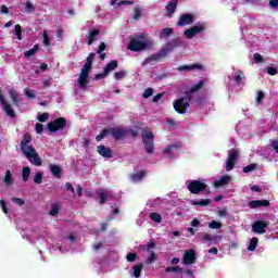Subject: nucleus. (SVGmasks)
I'll return each mask as SVG.
<instances>
[{
    "mask_svg": "<svg viewBox=\"0 0 278 278\" xmlns=\"http://www.w3.org/2000/svg\"><path fill=\"white\" fill-rule=\"evenodd\" d=\"M60 214V205L52 204L50 210V216H58Z\"/></svg>",
    "mask_w": 278,
    "mask_h": 278,
    "instance_id": "41",
    "label": "nucleus"
},
{
    "mask_svg": "<svg viewBox=\"0 0 278 278\" xmlns=\"http://www.w3.org/2000/svg\"><path fill=\"white\" fill-rule=\"evenodd\" d=\"M177 71L180 73L184 71H205V67L201 63H193L191 65H180Z\"/></svg>",
    "mask_w": 278,
    "mask_h": 278,
    "instance_id": "16",
    "label": "nucleus"
},
{
    "mask_svg": "<svg viewBox=\"0 0 278 278\" xmlns=\"http://www.w3.org/2000/svg\"><path fill=\"white\" fill-rule=\"evenodd\" d=\"M194 262H197V252L194 250L185 251L182 263L189 266L190 264H194Z\"/></svg>",
    "mask_w": 278,
    "mask_h": 278,
    "instance_id": "13",
    "label": "nucleus"
},
{
    "mask_svg": "<svg viewBox=\"0 0 278 278\" xmlns=\"http://www.w3.org/2000/svg\"><path fill=\"white\" fill-rule=\"evenodd\" d=\"M97 151H98L99 155H101L102 157H106V159L113 157L112 149H110L103 144L98 146Z\"/></svg>",
    "mask_w": 278,
    "mask_h": 278,
    "instance_id": "17",
    "label": "nucleus"
},
{
    "mask_svg": "<svg viewBox=\"0 0 278 278\" xmlns=\"http://www.w3.org/2000/svg\"><path fill=\"white\" fill-rule=\"evenodd\" d=\"M29 175H31V169L29 167H23L22 169V179L23 181H29Z\"/></svg>",
    "mask_w": 278,
    "mask_h": 278,
    "instance_id": "32",
    "label": "nucleus"
},
{
    "mask_svg": "<svg viewBox=\"0 0 278 278\" xmlns=\"http://www.w3.org/2000/svg\"><path fill=\"white\" fill-rule=\"evenodd\" d=\"M260 242V239L257 237H254L250 240V244L248 247V251H255L257 249V244Z\"/></svg>",
    "mask_w": 278,
    "mask_h": 278,
    "instance_id": "34",
    "label": "nucleus"
},
{
    "mask_svg": "<svg viewBox=\"0 0 278 278\" xmlns=\"http://www.w3.org/2000/svg\"><path fill=\"white\" fill-rule=\"evenodd\" d=\"M25 96H26L28 99H36V93H34V91L30 90V89H25Z\"/></svg>",
    "mask_w": 278,
    "mask_h": 278,
    "instance_id": "57",
    "label": "nucleus"
},
{
    "mask_svg": "<svg viewBox=\"0 0 278 278\" xmlns=\"http://www.w3.org/2000/svg\"><path fill=\"white\" fill-rule=\"evenodd\" d=\"M12 203H15L16 205H25V200L21 199V198H12L11 199Z\"/></svg>",
    "mask_w": 278,
    "mask_h": 278,
    "instance_id": "52",
    "label": "nucleus"
},
{
    "mask_svg": "<svg viewBox=\"0 0 278 278\" xmlns=\"http://www.w3.org/2000/svg\"><path fill=\"white\" fill-rule=\"evenodd\" d=\"M140 16H142V10L140 8H136L135 11H134L135 21H139Z\"/></svg>",
    "mask_w": 278,
    "mask_h": 278,
    "instance_id": "47",
    "label": "nucleus"
},
{
    "mask_svg": "<svg viewBox=\"0 0 278 278\" xmlns=\"http://www.w3.org/2000/svg\"><path fill=\"white\" fill-rule=\"evenodd\" d=\"M269 8H278V0H269Z\"/></svg>",
    "mask_w": 278,
    "mask_h": 278,
    "instance_id": "64",
    "label": "nucleus"
},
{
    "mask_svg": "<svg viewBox=\"0 0 278 278\" xmlns=\"http://www.w3.org/2000/svg\"><path fill=\"white\" fill-rule=\"evenodd\" d=\"M0 205L3 214H9L8 203L5 202V200H0Z\"/></svg>",
    "mask_w": 278,
    "mask_h": 278,
    "instance_id": "49",
    "label": "nucleus"
},
{
    "mask_svg": "<svg viewBox=\"0 0 278 278\" xmlns=\"http://www.w3.org/2000/svg\"><path fill=\"white\" fill-rule=\"evenodd\" d=\"M271 147L276 151V153H278V140H273L271 141Z\"/></svg>",
    "mask_w": 278,
    "mask_h": 278,
    "instance_id": "63",
    "label": "nucleus"
},
{
    "mask_svg": "<svg viewBox=\"0 0 278 278\" xmlns=\"http://www.w3.org/2000/svg\"><path fill=\"white\" fill-rule=\"evenodd\" d=\"M3 181L7 186H12V184H14V178L12 177V172H10V169L5 170Z\"/></svg>",
    "mask_w": 278,
    "mask_h": 278,
    "instance_id": "28",
    "label": "nucleus"
},
{
    "mask_svg": "<svg viewBox=\"0 0 278 278\" xmlns=\"http://www.w3.org/2000/svg\"><path fill=\"white\" fill-rule=\"evenodd\" d=\"M188 108H190V103L185 102L184 98H179L174 102V110L177 114H186Z\"/></svg>",
    "mask_w": 278,
    "mask_h": 278,
    "instance_id": "9",
    "label": "nucleus"
},
{
    "mask_svg": "<svg viewBox=\"0 0 278 278\" xmlns=\"http://www.w3.org/2000/svg\"><path fill=\"white\" fill-rule=\"evenodd\" d=\"M177 149V146L175 144H172L169 147H166L164 150H163V153H165L166 155H168V153H170V151Z\"/></svg>",
    "mask_w": 278,
    "mask_h": 278,
    "instance_id": "60",
    "label": "nucleus"
},
{
    "mask_svg": "<svg viewBox=\"0 0 278 278\" xmlns=\"http://www.w3.org/2000/svg\"><path fill=\"white\" fill-rule=\"evenodd\" d=\"M210 229H220V227H223V224L216 220H212L208 224Z\"/></svg>",
    "mask_w": 278,
    "mask_h": 278,
    "instance_id": "42",
    "label": "nucleus"
},
{
    "mask_svg": "<svg viewBox=\"0 0 278 278\" xmlns=\"http://www.w3.org/2000/svg\"><path fill=\"white\" fill-rule=\"evenodd\" d=\"M141 140L143 142V149L148 155L155 153V135L151 130H144L141 134Z\"/></svg>",
    "mask_w": 278,
    "mask_h": 278,
    "instance_id": "4",
    "label": "nucleus"
},
{
    "mask_svg": "<svg viewBox=\"0 0 278 278\" xmlns=\"http://www.w3.org/2000/svg\"><path fill=\"white\" fill-rule=\"evenodd\" d=\"M144 267V265H142V263L137 264L132 267V275L136 278H139L140 275L142 274V268Z\"/></svg>",
    "mask_w": 278,
    "mask_h": 278,
    "instance_id": "30",
    "label": "nucleus"
},
{
    "mask_svg": "<svg viewBox=\"0 0 278 278\" xmlns=\"http://www.w3.org/2000/svg\"><path fill=\"white\" fill-rule=\"evenodd\" d=\"M147 47H149V43L144 41H140V39H136V38L130 39L128 43L129 51H135V52L144 51Z\"/></svg>",
    "mask_w": 278,
    "mask_h": 278,
    "instance_id": "8",
    "label": "nucleus"
},
{
    "mask_svg": "<svg viewBox=\"0 0 278 278\" xmlns=\"http://www.w3.org/2000/svg\"><path fill=\"white\" fill-rule=\"evenodd\" d=\"M147 177V170H139L130 176L131 181L134 184H138L139 181H142Z\"/></svg>",
    "mask_w": 278,
    "mask_h": 278,
    "instance_id": "21",
    "label": "nucleus"
},
{
    "mask_svg": "<svg viewBox=\"0 0 278 278\" xmlns=\"http://www.w3.org/2000/svg\"><path fill=\"white\" fill-rule=\"evenodd\" d=\"M118 8H121V5H134V1L131 0H122L119 2H117Z\"/></svg>",
    "mask_w": 278,
    "mask_h": 278,
    "instance_id": "58",
    "label": "nucleus"
},
{
    "mask_svg": "<svg viewBox=\"0 0 278 278\" xmlns=\"http://www.w3.org/2000/svg\"><path fill=\"white\" fill-rule=\"evenodd\" d=\"M98 199H100V205L108 203V194L103 190L98 192Z\"/></svg>",
    "mask_w": 278,
    "mask_h": 278,
    "instance_id": "36",
    "label": "nucleus"
},
{
    "mask_svg": "<svg viewBox=\"0 0 278 278\" xmlns=\"http://www.w3.org/2000/svg\"><path fill=\"white\" fill-rule=\"evenodd\" d=\"M182 41L180 38H175L169 40L166 46L161 49L157 53L152 54L143 61V64H149V62H160L163 58H166L168 53L175 51V49H179L181 47Z\"/></svg>",
    "mask_w": 278,
    "mask_h": 278,
    "instance_id": "2",
    "label": "nucleus"
},
{
    "mask_svg": "<svg viewBox=\"0 0 278 278\" xmlns=\"http://www.w3.org/2000/svg\"><path fill=\"white\" fill-rule=\"evenodd\" d=\"M268 75L275 76L277 75V67L269 66L267 67Z\"/></svg>",
    "mask_w": 278,
    "mask_h": 278,
    "instance_id": "62",
    "label": "nucleus"
},
{
    "mask_svg": "<svg viewBox=\"0 0 278 278\" xmlns=\"http://www.w3.org/2000/svg\"><path fill=\"white\" fill-rule=\"evenodd\" d=\"M127 75V72L121 71V72H116L114 74V78L118 81L121 79H124V77Z\"/></svg>",
    "mask_w": 278,
    "mask_h": 278,
    "instance_id": "45",
    "label": "nucleus"
},
{
    "mask_svg": "<svg viewBox=\"0 0 278 278\" xmlns=\"http://www.w3.org/2000/svg\"><path fill=\"white\" fill-rule=\"evenodd\" d=\"M38 49H40V46L35 45L30 50L24 52V56L33 58V55H36V53H38Z\"/></svg>",
    "mask_w": 278,
    "mask_h": 278,
    "instance_id": "31",
    "label": "nucleus"
},
{
    "mask_svg": "<svg viewBox=\"0 0 278 278\" xmlns=\"http://www.w3.org/2000/svg\"><path fill=\"white\" fill-rule=\"evenodd\" d=\"M15 36L17 40H23V27L20 24L15 25Z\"/></svg>",
    "mask_w": 278,
    "mask_h": 278,
    "instance_id": "37",
    "label": "nucleus"
},
{
    "mask_svg": "<svg viewBox=\"0 0 278 278\" xmlns=\"http://www.w3.org/2000/svg\"><path fill=\"white\" fill-rule=\"evenodd\" d=\"M137 257H138V254H136V253H128L126 255L127 262H136Z\"/></svg>",
    "mask_w": 278,
    "mask_h": 278,
    "instance_id": "50",
    "label": "nucleus"
},
{
    "mask_svg": "<svg viewBox=\"0 0 278 278\" xmlns=\"http://www.w3.org/2000/svg\"><path fill=\"white\" fill-rule=\"evenodd\" d=\"M101 35V30L99 29H91L89 30V34L87 36L88 45H94V41L97 40V37Z\"/></svg>",
    "mask_w": 278,
    "mask_h": 278,
    "instance_id": "18",
    "label": "nucleus"
},
{
    "mask_svg": "<svg viewBox=\"0 0 278 278\" xmlns=\"http://www.w3.org/2000/svg\"><path fill=\"white\" fill-rule=\"evenodd\" d=\"M165 273H184V268L179 266L166 267Z\"/></svg>",
    "mask_w": 278,
    "mask_h": 278,
    "instance_id": "40",
    "label": "nucleus"
},
{
    "mask_svg": "<svg viewBox=\"0 0 278 278\" xmlns=\"http://www.w3.org/2000/svg\"><path fill=\"white\" fill-rule=\"evenodd\" d=\"M30 142L31 135H29V132L24 134L20 143V149L30 164H34V166H42V160H40L38 152H36V148H34V146H28Z\"/></svg>",
    "mask_w": 278,
    "mask_h": 278,
    "instance_id": "1",
    "label": "nucleus"
},
{
    "mask_svg": "<svg viewBox=\"0 0 278 278\" xmlns=\"http://www.w3.org/2000/svg\"><path fill=\"white\" fill-rule=\"evenodd\" d=\"M116 68H118V61L113 60L109 62L104 67L105 75H110V73H112V71H116Z\"/></svg>",
    "mask_w": 278,
    "mask_h": 278,
    "instance_id": "23",
    "label": "nucleus"
},
{
    "mask_svg": "<svg viewBox=\"0 0 278 278\" xmlns=\"http://www.w3.org/2000/svg\"><path fill=\"white\" fill-rule=\"evenodd\" d=\"M38 121H39V123H47V121H49V113H43V114L39 115Z\"/></svg>",
    "mask_w": 278,
    "mask_h": 278,
    "instance_id": "51",
    "label": "nucleus"
},
{
    "mask_svg": "<svg viewBox=\"0 0 278 278\" xmlns=\"http://www.w3.org/2000/svg\"><path fill=\"white\" fill-rule=\"evenodd\" d=\"M254 62H255L256 64H262V62H264V58L262 56V54L255 53V54H254Z\"/></svg>",
    "mask_w": 278,
    "mask_h": 278,
    "instance_id": "54",
    "label": "nucleus"
},
{
    "mask_svg": "<svg viewBox=\"0 0 278 278\" xmlns=\"http://www.w3.org/2000/svg\"><path fill=\"white\" fill-rule=\"evenodd\" d=\"M205 31V25L204 24H197L184 31L185 38L188 40H192L194 36H199V34H203Z\"/></svg>",
    "mask_w": 278,
    "mask_h": 278,
    "instance_id": "7",
    "label": "nucleus"
},
{
    "mask_svg": "<svg viewBox=\"0 0 278 278\" xmlns=\"http://www.w3.org/2000/svg\"><path fill=\"white\" fill-rule=\"evenodd\" d=\"M165 8L168 16H173V14H175V10H177V0L169 1Z\"/></svg>",
    "mask_w": 278,
    "mask_h": 278,
    "instance_id": "24",
    "label": "nucleus"
},
{
    "mask_svg": "<svg viewBox=\"0 0 278 278\" xmlns=\"http://www.w3.org/2000/svg\"><path fill=\"white\" fill-rule=\"evenodd\" d=\"M250 210H256V207H270V201L268 200H252L248 202Z\"/></svg>",
    "mask_w": 278,
    "mask_h": 278,
    "instance_id": "14",
    "label": "nucleus"
},
{
    "mask_svg": "<svg viewBox=\"0 0 278 278\" xmlns=\"http://www.w3.org/2000/svg\"><path fill=\"white\" fill-rule=\"evenodd\" d=\"M266 99V93L264 91H257L256 102L262 103Z\"/></svg>",
    "mask_w": 278,
    "mask_h": 278,
    "instance_id": "48",
    "label": "nucleus"
},
{
    "mask_svg": "<svg viewBox=\"0 0 278 278\" xmlns=\"http://www.w3.org/2000/svg\"><path fill=\"white\" fill-rule=\"evenodd\" d=\"M34 182H35V184H38V185L42 184V172H38V173L35 175V177H34Z\"/></svg>",
    "mask_w": 278,
    "mask_h": 278,
    "instance_id": "46",
    "label": "nucleus"
},
{
    "mask_svg": "<svg viewBox=\"0 0 278 278\" xmlns=\"http://www.w3.org/2000/svg\"><path fill=\"white\" fill-rule=\"evenodd\" d=\"M89 81H90V78H88V74L80 72V75L78 78V86L80 88H87Z\"/></svg>",
    "mask_w": 278,
    "mask_h": 278,
    "instance_id": "22",
    "label": "nucleus"
},
{
    "mask_svg": "<svg viewBox=\"0 0 278 278\" xmlns=\"http://www.w3.org/2000/svg\"><path fill=\"white\" fill-rule=\"evenodd\" d=\"M188 190L191 194H201L207 190V185L201 180H192L188 185Z\"/></svg>",
    "mask_w": 278,
    "mask_h": 278,
    "instance_id": "6",
    "label": "nucleus"
},
{
    "mask_svg": "<svg viewBox=\"0 0 278 278\" xmlns=\"http://www.w3.org/2000/svg\"><path fill=\"white\" fill-rule=\"evenodd\" d=\"M155 260H156L155 252H152L150 256L147 258L146 264H153Z\"/></svg>",
    "mask_w": 278,
    "mask_h": 278,
    "instance_id": "55",
    "label": "nucleus"
},
{
    "mask_svg": "<svg viewBox=\"0 0 278 278\" xmlns=\"http://www.w3.org/2000/svg\"><path fill=\"white\" fill-rule=\"evenodd\" d=\"M90 68H92V65L85 63L80 73H85V74L89 75Z\"/></svg>",
    "mask_w": 278,
    "mask_h": 278,
    "instance_id": "56",
    "label": "nucleus"
},
{
    "mask_svg": "<svg viewBox=\"0 0 278 278\" xmlns=\"http://www.w3.org/2000/svg\"><path fill=\"white\" fill-rule=\"evenodd\" d=\"M229 181H231V176L225 175L219 180L214 182L215 188H223V186H229Z\"/></svg>",
    "mask_w": 278,
    "mask_h": 278,
    "instance_id": "20",
    "label": "nucleus"
},
{
    "mask_svg": "<svg viewBox=\"0 0 278 278\" xmlns=\"http://www.w3.org/2000/svg\"><path fill=\"white\" fill-rule=\"evenodd\" d=\"M9 94L13 101V105L18 106V104L21 103V98L18 97V92L14 89H11L9 91Z\"/></svg>",
    "mask_w": 278,
    "mask_h": 278,
    "instance_id": "25",
    "label": "nucleus"
},
{
    "mask_svg": "<svg viewBox=\"0 0 278 278\" xmlns=\"http://www.w3.org/2000/svg\"><path fill=\"white\" fill-rule=\"evenodd\" d=\"M184 101L187 103H194V93L191 90H188L185 92V96L182 97Z\"/></svg>",
    "mask_w": 278,
    "mask_h": 278,
    "instance_id": "29",
    "label": "nucleus"
},
{
    "mask_svg": "<svg viewBox=\"0 0 278 278\" xmlns=\"http://www.w3.org/2000/svg\"><path fill=\"white\" fill-rule=\"evenodd\" d=\"M238 161V151L231 150L226 162V170H233Z\"/></svg>",
    "mask_w": 278,
    "mask_h": 278,
    "instance_id": "12",
    "label": "nucleus"
},
{
    "mask_svg": "<svg viewBox=\"0 0 278 278\" xmlns=\"http://www.w3.org/2000/svg\"><path fill=\"white\" fill-rule=\"evenodd\" d=\"M212 203V200L204 199V200H192L191 205H199L200 207H207Z\"/></svg>",
    "mask_w": 278,
    "mask_h": 278,
    "instance_id": "27",
    "label": "nucleus"
},
{
    "mask_svg": "<svg viewBox=\"0 0 278 278\" xmlns=\"http://www.w3.org/2000/svg\"><path fill=\"white\" fill-rule=\"evenodd\" d=\"M170 36H173V28H170V27L163 28L160 31V38H168Z\"/></svg>",
    "mask_w": 278,
    "mask_h": 278,
    "instance_id": "33",
    "label": "nucleus"
},
{
    "mask_svg": "<svg viewBox=\"0 0 278 278\" xmlns=\"http://www.w3.org/2000/svg\"><path fill=\"white\" fill-rule=\"evenodd\" d=\"M150 218L154 223H162V215L160 213H155V212L151 213Z\"/></svg>",
    "mask_w": 278,
    "mask_h": 278,
    "instance_id": "39",
    "label": "nucleus"
},
{
    "mask_svg": "<svg viewBox=\"0 0 278 278\" xmlns=\"http://www.w3.org/2000/svg\"><path fill=\"white\" fill-rule=\"evenodd\" d=\"M66 118L59 117L54 119L53 122L48 123L47 128L51 134H55L56 131H62V129H66Z\"/></svg>",
    "mask_w": 278,
    "mask_h": 278,
    "instance_id": "5",
    "label": "nucleus"
},
{
    "mask_svg": "<svg viewBox=\"0 0 278 278\" xmlns=\"http://www.w3.org/2000/svg\"><path fill=\"white\" fill-rule=\"evenodd\" d=\"M49 168L53 177H55L56 179H62V167H60V165L50 164Z\"/></svg>",
    "mask_w": 278,
    "mask_h": 278,
    "instance_id": "19",
    "label": "nucleus"
},
{
    "mask_svg": "<svg viewBox=\"0 0 278 278\" xmlns=\"http://www.w3.org/2000/svg\"><path fill=\"white\" fill-rule=\"evenodd\" d=\"M143 99H149V97H153V88H147L142 93Z\"/></svg>",
    "mask_w": 278,
    "mask_h": 278,
    "instance_id": "43",
    "label": "nucleus"
},
{
    "mask_svg": "<svg viewBox=\"0 0 278 278\" xmlns=\"http://www.w3.org/2000/svg\"><path fill=\"white\" fill-rule=\"evenodd\" d=\"M205 86V80H200L198 84L193 85L189 90L191 92H199Z\"/></svg>",
    "mask_w": 278,
    "mask_h": 278,
    "instance_id": "35",
    "label": "nucleus"
},
{
    "mask_svg": "<svg viewBox=\"0 0 278 278\" xmlns=\"http://www.w3.org/2000/svg\"><path fill=\"white\" fill-rule=\"evenodd\" d=\"M242 77H244V73H242L241 71H237L235 73L233 80L236 81V84H241Z\"/></svg>",
    "mask_w": 278,
    "mask_h": 278,
    "instance_id": "38",
    "label": "nucleus"
},
{
    "mask_svg": "<svg viewBox=\"0 0 278 278\" xmlns=\"http://www.w3.org/2000/svg\"><path fill=\"white\" fill-rule=\"evenodd\" d=\"M257 168V164L252 163L245 167H243V173H251V170H255Z\"/></svg>",
    "mask_w": 278,
    "mask_h": 278,
    "instance_id": "44",
    "label": "nucleus"
},
{
    "mask_svg": "<svg viewBox=\"0 0 278 278\" xmlns=\"http://www.w3.org/2000/svg\"><path fill=\"white\" fill-rule=\"evenodd\" d=\"M0 103L7 116H10V118H14L16 116V112L14 111V109H12V105H10L8 101H5V97L3 96V93H0Z\"/></svg>",
    "mask_w": 278,
    "mask_h": 278,
    "instance_id": "10",
    "label": "nucleus"
},
{
    "mask_svg": "<svg viewBox=\"0 0 278 278\" xmlns=\"http://www.w3.org/2000/svg\"><path fill=\"white\" fill-rule=\"evenodd\" d=\"M25 8H26L27 12L36 11V8L34 7V4H31V2H26Z\"/></svg>",
    "mask_w": 278,
    "mask_h": 278,
    "instance_id": "61",
    "label": "nucleus"
},
{
    "mask_svg": "<svg viewBox=\"0 0 278 278\" xmlns=\"http://www.w3.org/2000/svg\"><path fill=\"white\" fill-rule=\"evenodd\" d=\"M266 227H268V224L264 220H256L253 225H252V231L254 233H266Z\"/></svg>",
    "mask_w": 278,
    "mask_h": 278,
    "instance_id": "15",
    "label": "nucleus"
},
{
    "mask_svg": "<svg viewBox=\"0 0 278 278\" xmlns=\"http://www.w3.org/2000/svg\"><path fill=\"white\" fill-rule=\"evenodd\" d=\"M194 23V15L187 13L180 15L178 22H177V27H186V25H192Z\"/></svg>",
    "mask_w": 278,
    "mask_h": 278,
    "instance_id": "11",
    "label": "nucleus"
},
{
    "mask_svg": "<svg viewBox=\"0 0 278 278\" xmlns=\"http://www.w3.org/2000/svg\"><path fill=\"white\" fill-rule=\"evenodd\" d=\"M113 136L114 140H123L125 136H127V128L113 127V128H104L102 131L96 137L97 142H101L103 138H108V136Z\"/></svg>",
    "mask_w": 278,
    "mask_h": 278,
    "instance_id": "3",
    "label": "nucleus"
},
{
    "mask_svg": "<svg viewBox=\"0 0 278 278\" xmlns=\"http://www.w3.org/2000/svg\"><path fill=\"white\" fill-rule=\"evenodd\" d=\"M94 52L89 53V55L86 59V64H89L92 66V62H94Z\"/></svg>",
    "mask_w": 278,
    "mask_h": 278,
    "instance_id": "53",
    "label": "nucleus"
},
{
    "mask_svg": "<svg viewBox=\"0 0 278 278\" xmlns=\"http://www.w3.org/2000/svg\"><path fill=\"white\" fill-rule=\"evenodd\" d=\"M35 129H36L37 134H42V131H45V126L40 123H37L35 125Z\"/></svg>",
    "mask_w": 278,
    "mask_h": 278,
    "instance_id": "59",
    "label": "nucleus"
},
{
    "mask_svg": "<svg viewBox=\"0 0 278 278\" xmlns=\"http://www.w3.org/2000/svg\"><path fill=\"white\" fill-rule=\"evenodd\" d=\"M191 227L187 228V231H189V233H191V236H194V233H197V230H194V227H201V222L198 220L197 218H193L190 223Z\"/></svg>",
    "mask_w": 278,
    "mask_h": 278,
    "instance_id": "26",
    "label": "nucleus"
}]
</instances>
